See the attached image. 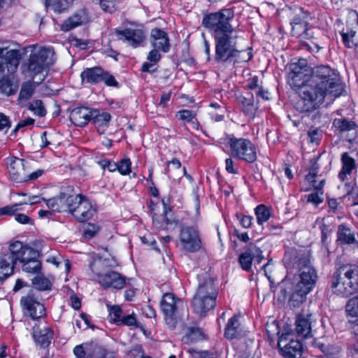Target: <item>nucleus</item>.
<instances>
[{"instance_id":"obj_14","label":"nucleus","mask_w":358,"mask_h":358,"mask_svg":"<svg viewBox=\"0 0 358 358\" xmlns=\"http://www.w3.org/2000/svg\"><path fill=\"white\" fill-rule=\"evenodd\" d=\"M74 196L73 189L71 187H63L59 194L51 199L45 200L48 208L53 211H70V199Z\"/></svg>"},{"instance_id":"obj_27","label":"nucleus","mask_w":358,"mask_h":358,"mask_svg":"<svg viewBox=\"0 0 358 358\" xmlns=\"http://www.w3.org/2000/svg\"><path fill=\"white\" fill-rule=\"evenodd\" d=\"M311 320L312 315H301L298 317L296 322V331L299 336L303 338H308L310 336Z\"/></svg>"},{"instance_id":"obj_10","label":"nucleus","mask_w":358,"mask_h":358,"mask_svg":"<svg viewBox=\"0 0 358 358\" xmlns=\"http://www.w3.org/2000/svg\"><path fill=\"white\" fill-rule=\"evenodd\" d=\"M231 155L236 158L252 163L257 159L256 149L249 140L231 138L229 139Z\"/></svg>"},{"instance_id":"obj_50","label":"nucleus","mask_w":358,"mask_h":358,"mask_svg":"<svg viewBox=\"0 0 358 358\" xmlns=\"http://www.w3.org/2000/svg\"><path fill=\"white\" fill-rule=\"evenodd\" d=\"M358 193L356 191V184L355 183L350 190H348V194L345 198L349 201L350 204L352 206L358 204L357 201Z\"/></svg>"},{"instance_id":"obj_31","label":"nucleus","mask_w":358,"mask_h":358,"mask_svg":"<svg viewBox=\"0 0 358 358\" xmlns=\"http://www.w3.org/2000/svg\"><path fill=\"white\" fill-rule=\"evenodd\" d=\"M10 75L0 70V92L7 96L14 94L16 90L9 78Z\"/></svg>"},{"instance_id":"obj_37","label":"nucleus","mask_w":358,"mask_h":358,"mask_svg":"<svg viewBox=\"0 0 358 358\" xmlns=\"http://www.w3.org/2000/svg\"><path fill=\"white\" fill-rule=\"evenodd\" d=\"M239 102L243 106V112L250 117H253L257 107L255 105L252 95L248 94V96H241Z\"/></svg>"},{"instance_id":"obj_56","label":"nucleus","mask_w":358,"mask_h":358,"mask_svg":"<svg viewBox=\"0 0 358 358\" xmlns=\"http://www.w3.org/2000/svg\"><path fill=\"white\" fill-rule=\"evenodd\" d=\"M99 229V227L90 224L85 229L83 235L85 238H91L95 236Z\"/></svg>"},{"instance_id":"obj_38","label":"nucleus","mask_w":358,"mask_h":358,"mask_svg":"<svg viewBox=\"0 0 358 358\" xmlns=\"http://www.w3.org/2000/svg\"><path fill=\"white\" fill-rule=\"evenodd\" d=\"M344 45L348 48L356 50L358 40L357 38V31L355 30L343 31L341 33Z\"/></svg>"},{"instance_id":"obj_17","label":"nucleus","mask_w":358,"mask_h":358,"mask_svg":"<svg viewBox=\"0 0 358 358\" xmlns=\"http://www.w3.org/2000/svg\"><path fill=\"white\" fill-rule=\"evenodd\" d=\"M287 336H281L278 342V348L285 357L300 358L302 355V345L299 341L291 339L287 343Z\"/></svg>"},{"instance_id":"obj_15","label":"nucleus","mask_w":358,"mask_h":358,"mask_svg":"<svg viewBox=\"0 0 358 358\" xmlns=\"http://www.w3.org/2000/svg\"><path fill=\"white\" fill-rule=\"evenodd\" d=\"M179 240L182 248L188 252H195L201 247L197 231L192 227L181 226Z\"/></svg>"},{"instance_id":"obj_41","label":"nucleus","mask_w":358,"mask_h":358,"mask_svg":"<svg viewBox=\"0 0 358 358\" xmlns=\"http://www.w3.org/2000/svg\"><path fill=\"white\" fill-rule=\"evenodd\" d=\"M310 292H304L303 289L301 287H298V286H295V289L293 294L291 295L289 299V304L294 307L299 306L301 303H302L304 301L305 296Z\"/></svg>"},{"instance_id":"obj_39","label":"nucleus","mask_w":358,"mask_h":358,"mask_svg":"<svg viewBox=\"0 0 358 358\" xmlns=\"http://www.w3.org/2000/svg\"><path fill=\"white\" fill-rule=\"evenodd\" d=\"M292 26L293 36L299 37L303 34L307 35V22L302 20L300 17H295L292 22Z\"/></svg>"},{"instance_id":"obj_13","label":"nucleus","mask_w":358,"mask_h":358,"mask_svg":"<svg viewBox=\"0 0 358 358\" xmlns=\"http://www.w3.org/2000/svg\"><path fill=\"white\" fill-rule=\"evenodd\" d=\"M20 303L34 320L43 317L46 315L43 304L38 301L36 293L32 290L21 298Z\"/></svg>"},{"instance_id":"obj_52","label":"nucleus","mask_w":358,"mask_h":358,"mask_svg":"<svg viewBox=\"0 0 358 358\" xmlns=\"http://www.w3.org/2000/svg\"><path fill=\"white\" fill-rule=\"evenodd\" d=\"M98 164L103 170L108 169V170L110 172H113L116 170H118V164L107 159H103L99 161Z\"/></svg>"},{"instance_id":"obj_28","label":"nucleus","mask_w":358,"mask_h":358,"mask_svg":"<svg viewBox=\"0 0 358 358\" xmlns=\"http://www.w3.org/2000/svg\"><path fill=\"white\" fill-rule=\"evenodd\" d=\"M103 70L100 67L85 69L80 75L83 82L96 84L103 81Z\"/></svg>"},{"instance_id":"obj_61","label":"nucleus","mask_w":358,"mask_h":358,"mask_svg":"<svg viewBox=\"0 0 358 358\" xmlns=\"http://www.w3.org/2000/svg\"><path fill=\"white\" fill-rule=\"evenodd\" d=\"M142 356V350L140 346H136L129 351L127 358H137Z\"/></svg>"},{"instance_id":"obj_57","label":"nucleus","mask_w":358,"mask_h":358,"mask_svg":"<svg viewBox=\"0 0 358 358\" xmlns=\"http://www.w3.org/2000/svg\"><path fill=\"white\" fill-rule=\"evenodd\" d=\"M103 81L108 85V86H113L116 87L117 86L118 83L115 80V78L110 75L108 72H105L103 71Z\"/></svg>"},{"instance_id":"obj_47","label":"nucleus","mask_w":358,"mask_h":358,"mask_svg":"<svg viewBox=\"0 0 358 358\" xmlns=\"http://www.w3.org/2000/svg\"><path fill=\"white\" fill-rule=\"evenodd\" d=\"M203 337L204 336L201 329L192 327L184 337V340L186 343L194 342L203 339Z\"/></svg>"},{"instance_id":"obj_30","label":"nucleus","mask_w":358,"mask_h":358,"mask_svg":"<svg viewBox=\"0 0 358 358\" xmlns=\"http://www.w3.org/2000/svg\"><path fill=\"white\" fill-rule=\"evenodd\" d=\"M345 308L349 323L356 326L358 321V298L355 296L349 299Z\"/></svg>"},{"instance_id":"obj_36","label":"nucleus","mask_w":358,"mask_h":358,"mask_svg":"<svg viewBox=\"0 0 358 358\" xmlns=\"http://www.w3.org/2000/svg\"><path fill=\"white\" fill-rule=\"evenodd\" d=\"M73 0H46L45 6L50 7L55 12L60 13L67 10Z\"/></svg>"},{"instance_id":"obj_42","label":"nucleus","mask_w":358,"mask_h":358,"mask_svg":"<svg viewBox=\"0 0 358 358\" xmlns=\"http://www.w3.org/2000/svg\"><path fill=\"white\" fill-rule=\"evenodd\" d=\"M333 124L341 132L355 129L357 126L355 122L348 120L345 118L335 119L333 122Z\"/></svg>"},{"instance_id":"obj_20","label":"nucleus","mask_w":358,"mask_h":358,"mask_svg":"<svg viewBox=\"0 0 358 358\" xmlns=\"http://www.w3.org/2000/svg\"><path fill=\"white\" fill-rule=\"evenodd\" d=\"M93 110L87 107L76 108L70 113V120L76 126H85L91 121Z\"/></svg>"},{"instance_id":"obj_54","label":"nucleus","mask_w":358,"mask_h":358,"mask_svg":"<svg viewBox=\"0 0 358 358\" xmlns=\"http://www.w3.org/2000/svg\"><path fill=\"white\" fill-rule=\"evenodd\" d=\"M323 191H317L311 193L308 196V201L315 204L316 206L323 201Z\"/></svg>"},{"instance_id":"obj_6","label":"nucleus","mask_w":358,"mask_h":358,"mask_svg":"<svg viewBox=\"0 0 358 358\" xmlns=\"http://www.w3.org/2000/svg\"><path fill=\"white\" fill-rule=\"evenodd\" d=\"M70 201L71 203L69 213L77 221L83 222L95 215L96 206L87 197L80 194H74V196Z\"/></svg>"},{"instance_id":"obj_29","label":"nucleus","mask_w":358,"mask_h":358,"mask_svg":"<svg viewBox=\"0 0 358 358\" xmlns=\"http://www.w3.org/2000/svg\"><path fill=\"white\" fill-rule=\"evenodd\" d=\"M343 167L338 174L341 180H344L346 175L350 174L352 171L356 167L355 159L351 157L348 152H344L341 157Z\"/></svg>"},{"instance_id":"obj_2","label":"nucleus","mask_w":358,"mask_h":358,"mask_svg":"<svg viewBox=\"0 0 358 358\" xmlns=\"http://www.w3.org/2000/svg\"><path fill=\"white\" fill-rule=\"evenodd\" d=\"M296 90H299L300 99L296 103V109L301 113H310L324 102L325 96H339L343 87L330 67L320 66L314 69L308 80Z\"/></svg>"},{"instance_id":"obj_25","label":"nucleus","mask_w":358,"mask_h":358,"mask_svg":"<svg viewBox=\"0 0 358 358\" xmlns=\"http://www.w3.org/2000/svg\"><path fill=\"white\" fill-rule=\"evenodd\" d=\"M52 330L45 326H35L34 327L33 336L35 341L42 347H48L52 338Z\"/></svg>"},{"instance_id":"obj_60","label":"nucleus","mask_w":358,"mask_h":358,"mask_svg":"<svg viewBox=\"0 0 358 358\" xmlns=\"http://www.w3.org/2000/svg\"><path fill=\"white\" fill-rule=\"evenodd\" d=\"M10 122L8 117L6 116L3 113H0V131L4 129H9Z\"/></svg>"},{"instance_id":"obj_45","label":"nucleus","mask_w":358,"mask_h":358,"mask_svg":"<svg viewBox=\"0 0 358 358\" xmlns=\"http://www.w3.org/2000/svg\"><path fill=\"white\" fill-rule=\"evenodd\" d=\"M255 214L259 224H262L264 222H266L271 216L269 209L263 204L256 207Z\"/></svg>"},{"instance_id":"obj_18","label":"nucleus","mask_w":358,"mask_h":358,"mask_svg":"<svg viewBox=\"0 0 358 358\" xmlns=\"http://www.w3.org/2000/svg\"><path fill=\"white\" fill-rule=\"evenodd\" d=\"M119 39H124L129 43L136 48L145 39V32L142 28H127L122 31H115Z\"/></svg>"},{"instance_id":"obj_53","label":"nucleus","mask_w":358,"mask_h":358,"mask_svg":"<svg viewBox=\"0 0 358 358\" xmlns=\"http://www.w3.org/2000/svg\"><path fill=\"white\" fill-rule=\"evenodd\" d=\"M118 171L122 175H126L131 172V162L129 159H124L118 164Z\"/></svg>"},{"instance_id":"obj_64","label":"nucleus","mask_w":358,"mask_h":358,"mask_svg":"<svg viewBox=\"0 0 358 358\" xmlns=\"http://www.w3.org/2000/svg\"><path fill=\"white\" fill-rule=\"evenodd\" d=\"M317 166H313L311 169L310 170L309 173L306 176V178L308 181L310 182L314 183L315 182V178L316 177V175L317 173Z\"/></svg>"},{"instance_id":"obj_8","label":"nucleus","mask_w":358,"mask_h":358,"mask_svg":"<svg viewBox=\"0 0 358 358\" xmlns=\"http://www.w3.org/2000/svg\"><path fill=\"white\" fill-rule=\"evenodd\" d=\"M7 164L11 178L17 182L35 180L42 174L41 171L31 173L30 167L22 159L12 157L7 159Z\"/></svg>"},{"instance_id":"obj_55","label":"nucleus","mask_w":358,"mask_h":358,"mask_svg":"<svg viewBox=\"0 0 358 358\" xmlns=\"http://www.w3.org/2000/svg\"><path fill=\"white\" fill-rule=\"evenodd\" d=\"M310 142L318 144L322 138V134L318 129H311L308 133Z\"/></svg>"},{"instance_id":"obj_62","label":"nucleus","mask_w":358,"mask_h":358,"mask_svg":"<svg viewBox=\"0 0 358 358\" xmlns=\"http://www.w3.org/2000/svg\"><path fill=\"white\" fill-rule=\"evenodd\" d=\"M159 50L156 48L152 50L148 55V59L152 62H158L161 58V55L159 53Z\"/></svg>"},{"instance_id":"obj_19","label":"nucleus","mask_w":358,"mask_h":358,"mask_svg":"<svg viewBox=\"0 0 358 358\" xmlns=\"http://www.w3.org/2000/svg\"><path fill=\"white\" fill-rule=\"evenodd\" d=\"M99 283L104 287H113L114 289H122L125 285V278L120 273L115 271H110L105 274H97Z\"/></svg>"},{"instance_id":"obj_51","label":"nucleus","mask_w":358,"mask_h":358,"mask_svg":"<svg viewBox=\"0 0 358 358\" xmlns=\"http://www.w3.org/2000/svg\"><path fill=\"white\" fill-rule=\"evenodd\" d=\"M110 312V320H113L115 323H120L121 321V313L122 310L119 306H108Z\"/></svg>"},{"instance_id":"obj_59","label":"nucleus","mask_w":358,"mask_h":358,"mask_svg":"<svg viewBox=\"0 0 358 358\" xmlns=\"http://www.w3.org/2000/svg\"><path fill=\"white\" fill-rule=\"evenodd\" d=\"M34 123V120L31 117L26 118L18 122L17 126L13 130V133H16L20 128L24 127L28 125H32Z\"/></svg>"},{"instance_id":"obj_43","label":"nucleus","mask_w":358,"mask_h":358,"mask_svg":"<svg viewBox=\"0 0 358 358\" xmlns=\"http://www.w3.org/2000/svg\"><path fill=\"white\" fill-rule=\"evenodd\" d=\"M32 284L35 288L41 291L49 290L52 287L50 280L43 275H36L33 278Z\"/></svg>"},{"instance_id":"obj_26","label":"nucleus","mask_w":358,"mask_h":358,"mask_svg":"<svg viewBox=\"0 0 358 358\" xmlns=\"http://www.w3.org/2000/svg\"><path fill=\"white\" fill-rule=\"evenodd\" d=\"M164 204V215L157 217L154 215L152 217L153 223L157 228L159 229H167L169 225H176V222L171 214V210L163 201Z\"/></svg>"},{"instance_id":"obj_48","label":"nucleus","mask_w":358,"mask_h":358,"mask_svg":"<svg viewBox=\"0 0 358 358\" xmlns=\"http://www.w3.org/2000/svg\"><path fill=\"white\" fill-rule=\"evenodd\" d=\"M29 109L40 117H44L46 114V110L41 100H35L31 103Z\"/></svg>"},{"instance_id":"obj_5","label":"nucleus","mask_w":358,"mask_h":358,"mask_svg":"<svg viewBox=\"0 0 358 358\" xmlns=\"http://www.w3.org/2000/svg\"><path fill=\"white\" fill-rule=\"evenodd\" d=\"M340 271L344 272L343 280L339 282L336 278L332 282L334 292L344 296H350L358 289V266L356 264L345 265L341 268Z\"/></svg>"},{"instance_id":"obj_63","label":"nucleus","mask_w":358,"mask_h":358,"mask_svg":"<svg viewBox=\"0 0 358 358\" xmlns=\"http://www.w3.org/2000/svg\"><path fill=\"white\" fill-rule=\"evenodd\" d=\"M136 318L133 315H127L122 318L120 323L124 324L128 326H132L136 324Z\"/></svg>"},{"instance_id":"obj_1","label":"nucleus","mask_w":358,"mask_h":358,"mask_svg":"<svg viewBox=\"0 0 358 358\" xmlns=\"http://www.w3.org/2000/svg\"><path fill=\"white\" fill-rule=\"evenodd\" d=\"M231 11L229 9L210 13L203 17L202 24L213 31L215 41L216 62H248L252 58L250 50L247 52L240 50L237 40L238 31L229 23Z\"/></svg>"},{"instance_id":"obj_12","label":"nucleus","mask_w":358,"mask_h":358,"mask_svg":"<svg viewBox=\"0 0 358 358\" xmlns=\"http://www.w3.org/2000/svg\"><path fill=\"white\" fill-rule=\"evenodd\" d=\"M21 53L17 50L8 49L0 45V70L14 73L20 64Z\"/></svg>"},{"instance_id":"obj_3","label":"nucleus","mask_w":358,"mask_h":358,"mask_svg":"<svg viewBox=\"0 0 358 358\" xmlns=\"http://www.w3.org/2000/svg\"><path fill=\"white\" fill-rule=\"evenodd\" d=\"M27 48L31 49V55L28 62L24 65V73L34 83L39 85L44 80L48 69L55 62L54 52L50 48L38 45L29 46Z\"/></svg>"},{"instance_id":"obj_22","label":"nucleus","mask_w":358,"mask_h":358,"mask_svg":"<svg viewBox=\"0 0 358 358\" xmlns=\"http://www.w3.org/2000/svg\"><path fill=\"white\" fill-rule=\"evenodd\" d=\"M111 120L110 115L103 110L94 109L91 117V122L95 125L98 132L103 134L109 126Z\"/></svg>"},{"instance_id":"obj_35","label":"nucleus","mask_w":358,"mask_h":358,"mask_svg":"<svg viewBox=\"0 0 358 358\" xmlns=\"http://www.w3.org/2000/svg\"><path fill=\"white\" fill-rule=\"evenodd\" d=\"M11 258L3 256L0 259V280H3L13 272L14 264L10 262Z\"/></svg>"},{"instance_id":"obj_24","label":"nucleus","mask_w":358,"mask_h":358,"mask_svg":"<svg viewBox=\"0 0 358 358\" xmlns=\"http://www.w3.org/2000/svg\"><path fill=\"white\" fill-rule=\"evenodd\" d=\"M88 21V17L84 10H80L66 19L61 25V29L69 31Z\"/></svg>"},{"instance_id":"obj_33","label":"nucleus","mask_w":358,"mask_h":358,"mask_svg":"<svg viewBox=\"0 0 358 358\" xmlns=\"http://www.w3.org/2000/svg\"><path fill=\"white\" fill-rule=\"evenodd\" d=\"M337 241L346 244L353 243L355 241V234L350 228L340 225L337 231Z\"/></svg>"},{"instance_id":"obj_4","label":"nucleus","mask_w":358,"mask_h":358,"mask_svg":"<svg viewBox=\"0 0 358 358\" xmlns=\"http://www.w3.org/2000/svg\"><path fill=\"white\" fill-rule=\"evenodd\" d=\"M218 291L215 286L214 280L208 276L201 282L192 300L194 310L201 317L213 310L216 303Z\"/></svg>"},{"instance_id":"obj_7","label":"nucleus","mask_w":358,"mask_h":358,"mask_svg":"<svg viewBox=\"0 0 358 358\" xmlns=\"http://www.w3.org/2000/svg\"><path fill=\"white\" fill-rule=\"evenodd\" d=\"M160 306L164 314L166 324L170 329H175L180 313L185 306L184 303L173 294L166 293L163 296Z\"/></svg>"},{"instance_id":"obj_9","label":"nucleus","mask_w":358,"mask_h":358,"mask_svg":"<svg viewBox=\"0 0 358 358\" xmlns=\"http://www.w3.org/2000/svg\"><path fill=\"white\" fill-rule=\"evenodd\" d=\"M289 69L288 83L291 87L295 90L307 82L313 72L305 59H299L296 62H292L289 64Z\"/></svg>"},{"instance_id":"obj_58","label":"nucleus","mask_w":358,"mask_h":358,"mask_svg":"<svg viewBox=\"0 0 358 358\" xmlns=\"http://www.w3.org/2000/svg\"><path fill=\"white\" fill-rule=\"evenodd\" d=\"M179 119L182 120L191 121L194 117V114L188 110H183L178 112Z\"/></svg>"},{"instance_id":"obj_46","label":"nucleus","mask_w":358,"mask_h":358,"mask_svg":"<svg viewBox=\"0 0 358 358\" xmlns=\"http://www.w3.org/2000/svg\"><path fill=\"white\" fill-rule=\"evenodd\" d=\"M41 268V263L38 258L22 264V271L29 273H36L40 271Z\"/></svg>"},{"instance_id":"obj_34","label":"nucleus","mask_w":358,"mask_h":358,"mask_svg":"<svg viewBox=\"0 0 358 358\" xmlns=\"http://www.w3.org/2000/svg\"><path fill=\"white\" fill-rule=\"evenodd\" d=\"M35 85L37 84L34 83L33 80L31 81L24 83L22 85L18 96V101L20 102H25L32 96L35 90Z\"/></svg>"},{"instance_id":"obj_32","label":"nucleus","mask_w":358,"mask_h":358,"mask_svg":"<svg viewBox=\"0 0 358 358\" xmlns=\"http://www.w3.org/2000/svg\"><path fill=\"white\" fill-rule=\"evenodd\" d=\"M241 334L238 318L234 315L228 322L225 328L224 336L228 339H234Z\"/></svg>"},{"instance_id":"obj_40","label":"nucleus","mask_w":358,"mask_h":358,"mask_svg":"<svg viewBox=\"0 0 358 358\" xmlns=\"http://www.w3.org/2000/svg\"><path fill=\"white\" fill-rule=\"evenodd\" d=\"M28 245H24L20 241H15L11 243L9 246L10 255L6 256L10 257V262H12L13 264H15V262L17 261L20 257H21V254L22 253V251H24V249Z\"/></svg>"},{"instance_id":"obj_11","label":"nucleus","mask_w":358,"mask_h":358,"mask_svg":"<svg viewBox=\"0 0 358 358\" xmlns=\"http://www.w3.org/2000/svg\"><path fill=\"white\" fill-rule=\"evenodd\" d=\"M299 266V278L296 285L303 289V292H310L317 278L316 271L309 261L305 259H300Z\"/></svg>"},{"instance_id":"obj_49","label":"nucleus","mask_w":358,"mask_h":358,"mask_svg":"<svg viewBox=\"0 0 358 358\" xmlns=\"http://www.w3.org/2000/svg\"><path fill=\"white\" fill-rule=\"evenodd\" d=\"M99 3L101 8L108 13H113L115 10V0H93Z\"/></svg>"},{"instance_id":"obj_16","label":"nucleus","mask_w":358,"mask_h":358,"mask_svg":"<svg viewBox=\"0 0 358 358\" xmlns=\"http://www.w3.org/2000/svg\"><path fill=\"white\" fill-rule=\"evenodd\" d=\"M264 259L262 251L254 243H250L247 245L244 251L240 255L238 262L241 268L245 271H250L252 266V261L256 260L259 264Z\"/></svg>"},{"instance_id":"obj_44","label":"nucleus","mask_w":358,"mask_h":358,"mask_svg":"<svg viewBox=\"0 0 358 358\" xmlns=\"http://www.w3.org/2000/svg\"><path fill=\"white\" fill-rule=\"evenodd\" d=\"M38 257L39 252L29 246H27L24 249V251H22V253L21 254V257H20L17 260L23 264L24 263H27L28 261H31L32 259H35Z\"/></svg>"},{"instance_id":"obj_21","label":"nucleus","mask_w":358,"mask_h":358,"mask_svg":"<svg viewBox=\"0 0 358 358\" xmlns=\"http://www.w3.org/2000/svg\"><path fill=\"white\" fill-rule=\"evenodd\" d=\"M150 41L154 48L167 52L169 50V40L165 31L159 29H153L150 34Z\"/></svg>"},{"instance_id":"obj_23","label":"nucleus","mask_w":358,"mask_h":358,"mask_svg":"<svg viewBox=\"0 0 358 358\" xmlns=\"http://www.w3.org/2000/svg\"><path fill=\"white\" fill-rule=\"evenodd\" d=\"M88 21V17L84 10H80L66 19L61 25V29L69 31Z\"/></svg>"}]
</instances>
